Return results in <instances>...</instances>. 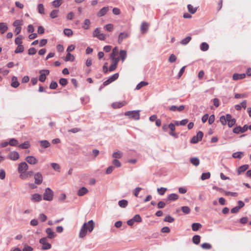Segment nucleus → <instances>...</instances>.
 Masks as SVG:
<instances>
[{
	"mask_svg": "<svg viewBox=\"0 0 251 251\" xmlns=\"http://www.w3.org/2000/svg\"><path fill=\"white\" fill-rule=\"evenodd\" d=\"M202 227V225L199 223H194L192 225V229L194 231H198Z\"/></svg>",
	"mask_w": 251,
	"mask_h": 251,
	"instance_id": "26",
	"label": "nucleus"
},
{
	"mask_svg": "<svg viewBox=\"0 0 251 251\" xmlns=\"http://www.w3.org/2000/svg\"><path fill=\"white\" fill-rule=\"evenodd\" d=\"M178 196L175 193L170 194L167 198L168 201H174L178 199Z\"/></svg>",
	"mask_w": 251,
	"mask_h": 251,
	"instance_id": "30",
	"label": "nucleus"
},
{
	"mask_svg": "<svg viewBox=\"0 0 251 251\" xmlns=\"http://www.w3.org/2000/svg\"><path fill=\"white\" fill-rule=\"evenodd\" d=\"M126 104V102L125 101H121L114 102L112 104V107L114 108H119L123 106L124 105Z\"/></svg>",
	"mask_w": 251,
	"mask_h": 251,
	"instance_id": "25",
	"label": "nucleus"
},
{
	"mask_svg": "<svg viewBox=\"0 0 251 251\" xmlns=\"http://www.w3.org/2000/svg\"><path fill=\"white\" fill-rule=\"evenodd\" d=\"M8 29V26L4 23H0V31L1 34H3Z\"/></svg>",
	"mask_w": 251,
	"mask_h": 251,
	"instance_id": "28",
	"label": "nucleus"
},
{
	"mask_svg": "<svg viewBox=\"0 0 251 251\" xmlns=\"http://www.w3.org/2000/svg\"><path fill=\"white\" fill-rule=\"evenodd\" d=\"M201 247L204 250H209L211 249L212 246L211 245L207 243H204L203 244H202L201 245Z\"/></svg>",
	"mask_w": 251,
	"mask_h": 251,
	"instance_id": "52",
	"label": "nucleus"
},
{
	"mask_svg": "<svg viewBox=\"0 0 251 251\" xmlns=\"http://www.w3.org/2000/svg\"><path fill=\"white\" fill-rule=\"evenodd\" d=\"M167 190L166 188L161 187L160 188H157V192L159 195H163Z\"/></svg>",
	"mask_w": 251,
	"mask_h": 251,
	"instance_id": "55",
	"label": "nucleus"
},
{
	"mask_svg": "<svg viewBox=\"0 0 251 251\" xmlns=\"http://www.w3.org/2000/svg\"><path fill=\"white\" fill-rule=\"evenodd\" d=\"M24 38V37L22 35H19L15 40V43L17 45H20L22 44V40Z\"/></svg>",
	"mask_w": 251,
	"mask_h": 251,
	"instance_id": "39",
	"label": "nucleus"
},
{
	"mask_svg": "<svg viewBox=\"0 0 251 251\" xmlns=\"http://www.w3.org/2000/svg\"><path fill=\"white\" fill-rule=\"evenodd\" d=\"M39 142L41 146L45 149L49 147L50 145V143L46 140L39 141Z\"/></svg>",
	"mask_w": 251,
	"mask_h": 251,
	"instance_id": "27",
	"label": "nucleus"
},
{
	"mask_svg": "<svg viewBox=\"0 0 251 251\" xmlns=\"http://www.w3.org/2000/svg\"><path fill=\"white\" fill-rule=\"evenodd\" d=\"M244 155V153L242 151H237L234 152L232 154V157L233 158L241 159Z\"/></svg>",
	"mask_w": 251,
	"mask_h": 251,
	"instance_id": "24",
	"label": "nucleus"
},
{
	"mask_svg": "<svg viewBox=\"0 0 251 251\" xmlns=\"http://www.w3.org/2000/svg\"><path fill=\"white\" fill-rule=\"evenodd\" d=\"M39 243L42 245V249L43 250H49L51 248V245L47 242L46 237H43L39 240Z\"/></svg>",
	"mask_w": 251,
	"mask_h": 251,
	"instance_id": "3",
	"label": "nucleus"
},
{
	"mask_svg": "<svg viewBox=\"0 0 251 251\" xmlns=\"http://www.w3.org/2000/svg\"><path fill=\"white\" fill-rule=\"evenodd\" d=\"M246 74L244 73L243 74H237L235 73L232 75V78L234 80H238L239 79H243L245 77Z\"/></svg>",
	"mask_w": 251,
	"mask_h": 251,
	"instance_id": "17",
	"label": "nucleus"
},
{
	"mask_svg": "<svg viewBox=\"0 0 251 251\" xmlns=\"http://www.w3.org/2000/svg\"><path fill=\"white\" fill-rule=\"evenodd\" d=\"M223 192H224L225 195L227 196H231L232 197H236L237 196V193L236 192H231L225 190H224Z\"/></svg>",
	"mask_w": 251,
	"mask_h": 251,
	"instance_id": "53",
	"label": "nucleus"
},
{
	"mask_svg": "<svg viewBox=\"0 0 251 251\" xmlns=\"http://www.w3.org/2000/svg\"><path fill=\"white\" fill-rule=\"evenodd\" d=\"M174 220L175 219L170 216H166L164 220L165 222H167L169 223H172L174 221Z\"/></svg>",
	"mask_w": 251,
	"mask_h": 251,
	"instance_id": "61",
	"label": "nucleus"
},
{
	"mask_svg": "<svg viewBox=\"0 0 251 251\" xmlns=\"http://www.w3.org/2000/svg\"><path fill=\"white\" fill-rule=\"evenodd\" d=\"M182 212L185 214H189L190 212V209L189 207L184 206L181 207Z\"/></svg>",
	"mask_w": 251,
	"mask_h": 251,
	"instance_id": "57",
	"label": "nucleus"
},
{
	"mask_svg": "<svg viewBox=\"0 0 251 251\" xmlns=\"http://www.w3.org/2000/svg\"><path fill=\"white\" fill-rule=\"evenodd\" d=\"M190 161L195 166H197L200 164V160L198 157H192L190 159Z\"/></svg>",
	"mask_w": 251,
	"mask_h": 251,
	"instance_id": "31",
	"label": "nucleus"
},
{
	"mask_svg": "<svg viewBox=\"0 0 251 251\" xmlns=\"http://www.w3.org/2000/svg\"><path fill=\"white\" fill-rule=\"evenodd\" d=\"M7 157L12 160H18L20 157V155L19 153L16 151H13L10 152L8 156Z\"/></svg>",
	"mask_w": 251,
	"mask_h": 251,
	"instance_id": "10",
	"label": "nucleus"
},
{
	"mask_svg": "<svg viewBox=\"0 0 251 251\" xmlns=\"http://www.w3.org/2000/svg\"><path fill=\"white\" fill-rule=\"evenodd\" d=\"M233 132L235 134H239L242 133L241 127L240 126H238L234 127L233 129Z\"/></svg>",
	"mask_w": 251,
	"mask_h": 251,
	"instance_id": "59",
	"label": "nucleus"
},
{
	"mask_svg": "<svg viewBox=\"0 0 251 251\" xmlns=\"http://www.w3.org/2000/svg\"><path fill=\"white\" fill-rule=\"evenodd\" d=\"M127 56L126 51L125 50H121L119 52L120 59L124 62L126 59Z\"/></svg>",
	"mask_w": 251,
	"mask_h": 251,
	"instance_id": "23",
	"label": "nucleus"
},
{
	"mask_svg": "<svg viewBox=\"0 0 251 251\" xmlns=\"http://www.w3.org/2000/svg\"><path fill=\"white\" fill-rule=\"evenodd\" d=\"M200 49L202 51H207L209 49V45L205 42H203L200 46Z\"/></svg>",
	"mask_w": 251,
	"mask_h": 251,
	"instance_id": "37",
	"label": "nucleus"
},
{
	"mask_svg": "<svg viewBox=\"0 0 251 251\" xmlns=\"http://www.w3.org/2000/svg\"><path fill=\"white\" fill-rule=\"evenodd\" d=\"M109 7H103L97 13V16L99 17L104 16L109 10Z\"/></svg>",
	"mask_w": 251,
	"mask_h": 251,
	"instance_id": "16",
	"label": "nucleus"
},
{
	"mask_svg": "<svg viewBox=\"0 0 251 251\" xmlns=\"http://www.w3.org/2000/svg\"><path fill=\"white\" fill-rule=\"evenodd\" d=\"M88 191V189L86 187H82L78 190L77 194L79 196H82L87 194Z\"/></svg>",
	"mask_w": 251,
	"mask_h": 251,
	"instance_id": "20",
	"label": "nucleus"
},
{
	"mask_svg": "<svg viewBox=\"0 0 251 251\" xmlns=\"http://www.w3.org/2000/svg\"><path fill=\"white\" fill-rule=\"evenodd\" d=\"M53 192L50 188L48 187L45 189L43 194V199L45 201H51L53 200Z\"/></svg>",
	"mask_w": 251,
	"mask_h": 251,
	"instance_id": "2",
	"label": "nucleus"
},
{
	"mask_svg": "<svg viewBox=\"0 0 251 251\" xmlns=\"http://www.w3.org/2000/svg\"><path fill=\"white\" fill-rule=\"evenodd\" d=\"M128 202L126 200H122L120 201H119L118 204L119 205L122 207V208H125L127 205Z\"/></svg>",
	"mask_w": 251,
	"mask_h": 251,
	"instance_id": "41",
	"label": "nucleus"
},
{
	"mask_svg": "<svg viewBox=\"0 0 251 251\" xmlns=\"http://www.w3.org/2000/svg\"><path fill=\"white\" fill-rule=\"evenodd\" d=\"M62 3V0H54L52 2V5L55 7H59Z\"/></svg>",
	"mask_w": 251,
	"mask_h": 251,
	"instance_id": "47",
	"label": "nucleus"
},
{
	"mask_svg": "<svg viewBox=\"0 0 251 251\" xmlns=\"http://www.w3.org/2000/svg\"><path fill=\"white\" fill-rule=\"evenodd\" d=\"M123 153L122 151H118L114 152L112 154V157L115 159H120L122 157Z\"/></svg>",
	"mask_w": 251,
	"mask_h": 251,
	"instance_id": "29",
	"label": "nucleus"
},
{
	"mask_svg": "<svg viewBox=\"0 0 251 251\" xmlns=\"http://www.w3.org/2000/svg\"><path fill=\"white\" fill-rule=\"evenodd\" d=\"M201 237L200 235H195L193 237V242L196 245H198L200 242Z\"/></svg>",
	"mask_w": 251,
	"mask_h": 251,
	"instance_id": "38",
	"label": "nucleus"
},
{
	"mask_svg": "<svg viewBox=\"0 0 251 251\" xmlns=\"http://www.w3.org/2000/svg\"><path fill=\"white\" fill-rule=\"evenodd\" d=\"M147 85H148V83L147 82L141 81L136 85V89L139 90L142 87L147 86Z\"/></svg>",
	"mask_w": 251,
	"mask_h": 251,
	"instance_id": "44",
	"label": "nucleus"
},
{
	"mask_svg": "<svg viewBox=\"0 0 251 251\" xmlns=\"http://www.w3.org/2000/svg\"><path fill=\"white\" fill-rule=\"evenodd\" d=\"M30 145L28 141H25L24 143L19 145V147L22 149H26L30 147Z\"/></svg>",
	"mask_w": 251,
	"mask_h": 251,
	"instance_id": "36",
	"label": "nucleus"
},
{
	"mask_svg": "<svg viewBox=\"0 0 251 251\" xmlns=\"http://www.w3.org/2000/svg\"><path fill=\"white\" fill-rule=\"evenodd\" d=\"M110 59L113 62V63L118 65V63L120 60V57L116 56H110Z\"/></svg>",
	"mask_w": 251,
	"mask_h": 251,
	"instance_id": "56",
	"label": "nucleus"
},
{
	"mask_svg": "<svg viewBox=\"0 0 251 251\" xmlns=\"http://www.w3.org/2000/svg\"><path fill=\"white\" fill-rule=\"evenodd\" d=\"M187 8L188 11L192 14L195 13L197 10V8L194 7L191 4H189L187 5Z\"/></svg>",
	"mask_w": 251,
	"mask_h": 251,
	"instance_id": "32",
	"label": "nucleus"
},
{
	"mask_svg": "<svg viewBox=\"0 0 251 251\" xmlns=\"http://www.w3.org/2000/svg\"><path fill=\"white\" fill-rule=\"evenodd\" d=\"M235 123L236 119L235 118H233L227 122L228 126L229 127H231L233 126L235 124Z\"/></svg>",
	"mask_w": 251,
	"mask_h": 251,
	"instance_id": "58",
	"label": "nucleus"
},
{
	"mask_svg": "<svg viewBox=\"0 0 251 251\" xmlns=\"http://www.w3.org/2000/svg\"><path fill=\"white\" fill-rule=\"evenodd\" d=\"M125 115L134 120L140 119V110L128 111L125 113Z\"/></svg>",
	"mask_w": 251,
	"mask_h": 251,
	"instance_id": "1",
	"label": "nucleus"
},
{
	"mask_svg": "<svg viewBox=\"0 0 251 251\" xmlns=\"http://www.w3.org/2000/svg\"><path fill=\"white\" fill-rule=\"evenodd\" d=\"M50 165L54 170L56 171H60V167L58 164L56 163H51Z\"/></svg>",
	"mask_w": 251,
	"mask_h": 251,
	"instance_id": "49",
	"label": "nucleus"
},
{
	"mask_svg": "<svg viewBox=\"0 0 251 251\" xmlns=\"http://www.w3.org/2000/svg\"><path fill=\"white\" fill-rule=\"evenodd\" d=\"M47 217L44 214H40L39 215V219L41 222H43L47 220Z\"/></svg>",
	"mask_w": 251,
	"mask_h": 251,
	"instance_id": "64",
	"label": "nucleus"
},
{
	"mask_svg": "<svg viewBox=\"0 0 251 251\" xmlns=\"http://www.w3.org/2000/svg\"><path fill=\"white\" fill-rule=\"evenodd\" d=\"M84 224H86L85 228L88 230V232H91L93 230L95 227L94 222L91 220L89 221L87 223H85Z\"/></svg>",
	"mask_w": 251,
	"mask_h": 251,
	"instance_id": "11",
	"label": "nucleus"
},
{
	"mask_svg": "<svg viewBox=\"0 0 251 251\" xmlns=\"http://www.w3.org/2000/svg\"><path fill=\"white\" fill-rule=\"evenodd\" d=\"M28 169L27 164L25 162H22L19 164L18 171L19 173L25 172Z\"/></svg>",
	"mask_w": 251,
	"mask_h": 251,
	"instance_id": "7",
	"label": "nucleus"
},
{
	"mask_svg": "<svg viewBox=\"0 0 251 251\" xmlns=\"http://www.w3.org/2000/svg\"><path fill=\"white\" fill-rule=\"evenodd\" d=\"M59 10L54 9L50 13V17L52 19L57 18L58 16Z\"/></svg>",
	"mask_w": 251,
	"mask_h": 251,
	"instance_id": "34",
	"label": "nucleus"
},
{
	"mask_svg": "<svg viewBox=\"0 0 251 251\" xmlns=\"http://www.w3.org/2000/svg\"><path fill=\"white\" fill-rule=\"evenodd\" d=\"M203 136V134L202 131H199L197 133V134L196 136H194L193 137V138L190 140V143L193 144H196L199 141H201Z\"/></svg>",
	"mask_w": 251,
	"mask_h": 251,
	"instance_id": "4",
	"label": "nucleus"
},
{
	"mask_svg": "<svg viewBox=\"0 0 251 251\" xmlns=\"http://www.w3.org/2000/svg\"><path fill=\"white\" fill-rule=\"evenodd\" d=\"M38 12L41 14H43L45 13V8L43 4H39L37 6Z\"/></svg>",
	"mask_w": 251,
	"mask_h": 251,
	"instance_id": "43",
	"label": "nucleus"
},
{
	"mask_svg": "<svg viewBox=\"0 0 251 251\" xmlns=\"http://www.w3.org/2000/svg\"><path fill=\"white\" fill-rule=\"evenodd\" d=\"M132 219L134 221V222H141L142 221V218H141V216L139 214L135 215L133 217Z\"/></svg>",
	"mask_w": 251,
	"mask_h": 251,
	"instance_id": "60",
	"label": "nucleus"
},
{
	"mask_svg": "<svg viewBox=\"0 0 251 251\" xmlns=\"http://www.w3.org/2000/svg\"><path fill=\"white\" fill-rule=\"evenodd\" d=\"M46 232L47 234V237L49 239H52L56 236V234L50 228H47Z\"/></svg>",
	"mask_w": 251,
	"mask_h": 251,
	"instance_id": "15",
	"label": "nucleus"
},
{
	"mask_svg": "<svg viewBox=\"0 0 251 251\" xmlns=\"http://www.w3.org/2000/svg\"><path fill=\"white\" fill-rule=\"evenodd\" d=\"M249 167V165L246 164L240 166L237 170V174L238 175H240L242 173L245 172Z\"/></svg>",
	"mask_w": 251,
	"mask_h": 251,
	"instance_id": "19",
	"label": "nucleus"
},
{
	"mask_svg": "<svg viewBox=\"0 0 251 251\" xmlns=\"http://www.w3.org/2000/svg\"><path fill=\"white\" fill-rule=\"evenodd\" d=\"M9 145L11 146H17L18 145V141L15 138H11L9 141Z\"/></svg>",
	"mask_w": 251,
	"mask_h": 251,
	"instance_id": "42",
	"label": "nucleus"
},
{
	"mask_svg": "<svg viewBox=\"0 0 251 251\" xmlns=\"http://www.w3.org/2000/svg\"><path fill=\"white\" fill-rule=\"evenodd\" d=\"M75 60V57L74 56L70 53V52H68V53L66 55V58L65 59V60L66 61H73Z\"/></svg>",
	"mask_w": 251,
	"mask_h": 251,
	"instance_id": "35",
	"label": "nucleus"
},
{
	"mask_svg": "<svg viewBox=\"0 0 251 251\" xmlns=\"http://www.w3.org/2000/svg\"><path fill=\"white\" fill-rule=\"evenodd\" d=\"M220 121L222 125L223 126H225L227 124V121L226 120V117L225 116H222L220 117Z\"/></svg>",
	"mask_w": 251,
	"mask_h": 251,
	"instance_id": "63",
	"label": "nucleus"
},
{
	"mask_svg": "<svg viewBox=\"0 0 251 251\" xmlns=\"http://www.w3.org/2000/svg\"><path fill=\"white\" fill-rule=\"evenodd\" d=\"M149 25L145 22H144L142 23L141 25V31L142 33H146L148 30Z\"/></svg>",
	"mask_w": 251,
	"mask_h": 251,
	"instance_id": "21",
	"label": "nucleus"
},
{
	"mask_svg": "<svg viewBox=\"0 0 251 251\" xmlns=\"http://www.w3.org/2000/svg\"><path fill=\"white\" fill-rule=\"evenodd\" d=\"M191 37L190 36H187L185 38L182 39L180 43L182 45H186L191 41Z\"/></svg>",
	"mask_w": 251,
	"mask_h": 251,
	"instance_id": "46",
	"label": "nucleus"
},
{
	"mask_svg": "<svg viewBox=\"0 0 251 251\" xmlns=\"http://www.w3.org/2000/svg\"><path fill=\"white\" fill-rule=\"evenodd\" d=\"M104 28L107 31H111L113 30L114 26L112 24H109L106 25L104 26Z\"/></svg>",
	"mask_w": 251,
	"mask_h": 251,
	"instance_id": "51",
	"label": "nucleus"
},
{
	"mask_svg": "<svg viewBox=\"0 0 251 251\" xmlns=\"http://www.w3.org/2000/svg\"><path fill=\"white\" fill-rule=\"evenodd\" d=\"M12 83L11 86L13 88H17L19 85V83L18 81V78L16 76H13L12 78Z\"/></svg>",
	"mask_w": 251,
	"mask_h": 251,
	"instance_id": "22",
	"label": "nucleus"
},
{
	"mask_svg": "<svg viewBox=\"0 0 251 251\" xmlns=\"http://www.w3.org/2000/svg\"><path fill=\"white\" fill-rule=\"evenodd\" d=\"M24 50V47L23 45H18V47L15 49L14 52L15 53H21L23 52Z\"/></svg>",
	"mask_w": 251,
	"mask_h": 251,
	"instance_id": "40",
	"label": "nucleus"
},
{
	"mask_svg": "<svg viewBox=\"0 0 251 251\" xmlns=\"http://www.w3.org/2000/svg\"><path fill=\"white\" fill-rule=\"evenodd\" d=\"M59 83L61 85L65 86L67 84L68 80L66 78H61L59 79Z\"/></svg>",
	"mask_w": 251,
	"mask_h": 251,
	"instance_id": "54",
	"label": "nucleus"
},
{
	"mask_svg": "<svg viewBox=\"0 0 251 251\" xmlns=\"http://www.w3.org/2000/svg\"><path fill=\"white\" fill-rule=\"evenodd\" d=\"M119 53V49L118 47H115L112 50V51L110 54V56H116Z\"/></svg>",
	"mask_w": 251,
	"mask_h": 251,
	"instance_id": "50",
	"label": "nucleus"
},
{
	"mask_svg": "<svg viewBox=\"0 0 251 251\" xmlns=\"http://www.w3.org/2000/svg\"><path fill=\"white\" fill-rule=\"evenodd\" d=\"M22 25V22L21 20H16L13 23V25L14 26L18 27V26H21Z\"/></svg>",
	"mask_w": 251,
	"mask_h": 251,
	"instance_id": "62",
	"label": "nucleus"
},
{
	"mask_svg": "<svg viewBox=\"0 0 251 251\" xmlns=\"http://www.w3.org/2000/svg\"><path fill=\"white\" fill-rule=\"evenodd\" d=\"M90 21L89 20V19H85L84 21V22H83V25H82V27L83 28H84V29H88L89 28V26H90Z\"/></svg>",
	"mask_w": 251,
	"mask_h": 251,
	"instance_id": "33",
	"label": "nucleus"
},
{
	"mask_svg": "<svg viewBox=\"0 0 251 251\" xmlns=\"http://www.w3.org/2000/svg\"><path fill=\"white\" fill-rule=\"evenodd\" d=\"M26 161L31 165H35L38 163L37 159L33 156H27L25 158Z\"/></svg>",
	"mask_w": 251,
	"mask_h": 251,
	"instance_id": "12",
	"label": "nucleus"
},
{
	"mask_svg": "<svg viewBox=\"0 0 251 251\" xmlns=\"http://www.w3.org/2000/svg\"><path fill=\"white\" fill-rule=\"evenodd\" d=\"M40 76L39 78V81L44 82L46 79V76L50 74V71L48 70H42L39 71Z\"/></svg>",
	"mask_w": 251,
	"mask_h": 251,
	"instance_id": "5",
	"label": "nucleus"
},
{
	"mask_svg": "<svg viewBox=\"0 0 251 251\" xmlns=\"http://www.w3.org/2000/svg\"><path fill=\"white\" fill-rule=\"evenodd\" d=\"M185 108V106L183 105H180L179 106H177L176 105L171 106L169 109L170 111H175L176 110H178L179 111H181L183 110Z\"/></svg>",
	"mask_w": 251,
	"mask_h": 251,
	"instance_id": "18",
	"label": "nucleus"
},
{
	"mask_svg": "<svg viewBox=\"0 0 251 251\" xmlns=\"http://www.w3.org/2000/svg\"><path fill=\"white\" fill-rule=\"evenodd\" d=\"M34 182L37 185L41 184L43 182V176L40 173H36L34 175Z\"/></svg>",
	"mask_w": 251,
	"mask_h": 251,
	"instance_id": "8",
	"label": "nucleus"
},
{
	"mask_svg": "<svg viewBox=\"0 0 251 251\" xmlns=\"http://www.w3.org/2000/svg\"><path fill=\"white\" fill-rule=\"evenodd\" d=\"M42 200V196L40 194L35 193L31 195V200L32 202H39Z\"/></svg>",
	"mask_w": 251,
	"mask_h": 251,
	"instance_id": "14",
	"label": "nucleus"
},
{
	"mask_svg": "<svg viewBox=\"0 0 251 251\" xmlns=\"http://www.w3.org/2000/svg\"><path fill=\"white\" fill-rule=\"evenodd\" d=\"M86 226V224H83V226H82L80 230L79 233V237L80 238H82L84 237L87 233V229L85 228V226Z\"/></svg>",
	"mask_w": 251,
	"mask_h": 251,
	"instance_id": "13",
	"label": "nucleus"
},
{
	"mask_svg": "<svg viewBox=\"0 0 251 251\" xmlns=\"http://www.w3.org/2000/svg\"><path fill=\"white\" fill-rule=\"evenodd\" d=\"M129 33L127 31H125L120 33L118 39V43L120 44H121L123 41L127 38L129 36Z\"/></svg>",
	"mask_w": 251,
	"mask_h": 251,
	"instance_id": "9",
	"label": "nucleus"
},
{
	"mask_svg": "<svg viewBox=\"0 0 251 251\" xmlns=\"http://www.w3.org/2000/svg\"><path fill=\"white\" fill-rule=\"evenodd\" d=\"M210 177V173L209 172L203 173L201 176V179L204 180L209 178Z\"/></svg>",
	"mask_w": 251,
	"mask_h": 251,
	"instance_id": "45",
	"label": "nucleus"
},
{
	"mask_svg": "<svg viewBox=\"0 0 251 251\" xmlns=\"http://www.w3.org/2000/svg\"><path fill=\"white\" fill-rule=\"evenodd\" d=\"M64 33L65 35L70 37L72 36L73 34V31L69 28H65L64 30Z\"/></svg>",
	"mask_w": 251,
	"mask_h": 251,
	"instance_id": "48",
	"label": "nucleus"
},
{
	"mask_svg": "<svg viewBox=\"0 0 251 251\" xmlns=\"http://www.w3.org/2000/svg\"><path fill=\"white\" fill-rule=\"evenodd\" d=\"M119 74L116 73L111 76L108 79L103 82V86H106L112 82L118 79L119 77Z\"/></svg>",
	"mask_w": 251,
	"mask_h": 251,
	"instance_id": "6",
	"label": "nucleus"
}]
</instances>
